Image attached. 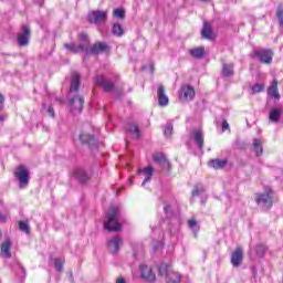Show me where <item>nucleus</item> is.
I'll list each match as a JSON object with an SVG mask.
<instances>
[{"label":"nucleus","mask_w":283,"mask_h":283,"mask_svg":"<svg viewBox=\"0 0 283 283\" xmlns=\"http://www.w3.org/2000/svg\"><path fill=\"white\" fill-rule=\"evenodd\" d=\"M104 227L107 231H120V223H118V208L111 207L108 209Z\"/></svg>","instance_id":"1"},{"label":"nucleus","mask_w":283,"mask_h":283,"mask_svg":"<svg viewBox=\"0 0 283 283\" xmlns=\"http://www.w3.org/2000/svg\"><path fill=\"white\" fill-rule=\"evenodd\" d=\"M254 200L258 207H262L264 211L273 207V191L271 189L265 190L263 193H256Z\"/></svg>","instance_id":"2"},{"label":"nucleus","mask_w":283,"mask_h":283,"mask_svg":"<svg viewBox=\"0 0 283 283\" xmlns=\"http://www.w3.org/2000/svg\"><path fill=\"white\" fill-rule=\"evenodd\" d=\"M88 23H93L94 25H103L107 23V11H92L87 15Z\"/></svg>","instance_id":"3"},{"label":"nucleus","mask_w":283,"mask_h":283,"mask_svg":"<svg viewBox=\"0 0 283 283\" xmlns=\"http://www.w3.org/2000/svg\"><path fill=\"white\" fill-rule=\"evenodd\" d=\"M15 178H18L20 182V189H25L28 187V182H30V172L25 166H19L15 171Z\"/></svg>","instance_id":"4"},{"label":"nucleus","mask_w":283,"mask_h":283,"mask_svg":"<svg viewBox=\"0 0 283 283\" xmlns=\"http://www.w3.org/2000/svg\"><path fill=\"white\" fill-rule=\"evenodd\" d=\"M69 103L72 114L77 115L83 112V103H85V99H83L81 95H75Z\"/></svg>","instance_id":"5"},{"label":"nucleus","mask_w":283,"mask_h":283,"mask_svg":"<svg viewBox=\"0 0 283 283\" xmlns=\"http://www.w3.org/2000/svg\"><path fill=\"white\" fill-rule=\"evenodd\" d=\"M196 98V90L191 85H182L179 92L180 101H193Z\"/></svg>","instance_id":"6"},{"label":"nucleus","mask_w":283,"mask_h":283,"mask_svg":"<svg viewBox=\"0 0 283 283\" xmlns=\"http://www.w3.org/2000/svg\"><path fill=\"white\" fill-rule=\"evenodd\" d=\"M30 43V28L28 25L22 27V32L18 34V45L25 48Z\"/></svg>","instance_id":"7"},{"label":"nucleus","mask_w":283,"mask_h":283,"mask_svg":"<svg viewBox=\"0 0 283 283\" xmlns=\"http://www.w3.org/2000/svg\"><path fill=\"white\" fill-rule=\"evenodd\" d=\"M254 56L261 61V63H272L273 61V51L271 50H261V51H255Z\"/></svg>","instance_id":"8"},{"label":"nucleus","mask_w":283,"mask_h":283,"mask_svg":"<svg viewBox=\"0 0 283 283\" xmlns=\"http://www.w3.org/2000/svg\"><path fill=\"white\" fill-rule=\"evenodd\" d=\"M244 255L242 253V248H237L231 255V264L234 266V269H238L240 264H242Z\"/></svg>","instance_id":"9"},{"label":"nucleus","mask_w":283,"mask_h":283,"mask_svg":"<svg viewBox=\"0 0 283 283\" xmlns=\"http://www.w3.org/2000/svg\"><path fill=\"white\" fill-rule=\"evenodd\" d=\"M140 273L143 280H145L146 282H154V280H156V274H154L151 268L147 265H140Z\"/></svg>","instance_id":"10"},{"label":"nucleus","mask_w":283,"mask_h":283,"mask_svg":"<svg viewBox=\"0 0 283 283\" xmlns=\"http://www.w3.org/2000/svg\"><path fill=\"white\" fill-rule=\"evenodd\" d=\"M96 85H101L103 87L104 92H112L114 90V83L111 81L105 80V77L97 75L95 77Z\"/></svg>","instance_id":"11"},{"label":"nucleus","mask_w":283,"mask_h":283,"mask_svg":"<svg viewBox=\"0 0 283 283\" xmlns=\"http://www.w3.org/2000/svg\"><path fill=\"white\" fill-rule=\"evenodd\" d=\"M158 103L160 107H167L169 105V97L165 93V86L159 85L157 90Z\"/></svg>","instance_id":"12"},{"label":"nucleus","mask_w":283,"mask_h":283,"mask_svg":"<svg viewBox=\"0 0 283 283\" xmlns=\"http://www.w3.org/2000/svg\"><path fill=\"white\" fill-rule=\"evenodd\" d=\"M88 52L90 54H101L103 52H109V45H107V43L105 42H97L93 44Z\"/></svg>","instance_id":"13"},{"label":"nucleus","mask_w":283,"mask_h":283,"mask_svg":"<svg viewBox=\"0 0 283 283\" xmlns=\"http://www.w3.org/2000/svg\"><path fill=\"white\" fill-rule=\"evenodd\" d=\"M120 244H123V240L120 239V237H114L113 239H111L108 242L111 253H118Z\"/></svg>","instance_id":"14"},{"label":"nucleus","mask_w":283,"mask_h":283,"mask_svg":"<svg viewBox=\"0 0 283 283\" xmlns=\"http://www.w3.org/2000/svg\"><path fill=\"white\" fill-rule=\"evenodd\" d=\"M11 249H12V241H10V239H7L1 244V253H2L3 258H7L8 260H10V258H12V253L10 252Z\"/></svg>","instance_id":"15"},{"label":"nucleus","mask_w":283,"mask_h":283,"mask_svg":"<svg viewBox=\"0 0 283 283\" xmlns=\"http://www.w3.org/2000/svg\"><path fill=\"white\" fill-rule=\"evenodd\" d=\"M268 95L274 101H280V92L277 91V80H273L271 86L268 88Z\"/></svg>","instance_id":"16"},{"label":"nucleus","mask_w":283,"mask_h":283,"mask_svg":"<svg viewBox=\"0 0 283 283\" xmlns=\"http://www.w3.org/2000/svg\"><path fill=\"white\" fill-rule=\"evenodd\" d=\"M81 143H84V145H88L90 147L96 146V138L93 135H90L87 133H83L80 135Z\"/></svg>","instance_id":"17"},{"label":"nucleus","mask_w":283,"mask_h":283,"mask_svg":"<svg viewBox=\"0 0 283 283\" xmlns=\"http://www.w3.org/2000/svg\"><path fill=\"white\" fill-rule=\"evenodd\" d=\"M81 88V76L78 73H73L71 77V87L70 92H78Z\"/></svg>","instance_id":"18"},{"label":"nucleus","mask_w":283,"mask_h":283,"mask_svg":"<svg viewBox=\"0 0 283 283\" xmlns=\"http://www.w3.org/2000/svg\"><path fill=\"white\" fill-rule=\"evenodd\" d=\"M140 174H143V176H145V179L142 184V187H145V185H147V182H149L151 180V177L154 176V167L148 166L146 168H143L139 170Z\"/></svg>","instance_id":"19"},{"label":"nucleus","mask_w":283,"mask_h":283,"mask_svg":"<svg viewBox=\"0 0 283 283\" xmlns=\"http://www.w3.org/2000/svg\"><path fill=\"white\" fill-rule=\"evenodd\" d=\"M192 137L198 147L202 149L205 147V134L200 129H197L192 132Z\"/></svg>","instance_id":"20"},{"label":"nucleus","mask_w":283,"mask_h":283,"mask_svg":"<svg viewBox=\"0 0 283 283\" xmlns=\"http://www.w3.org/2000/svg\"><path fill=\"white\" fill-rule=\"evenodd\" d=\"M74 176L77 178V180H80V182H87V180L91 178L90 174H87V171H85L83 168H77L74 171Z\"/></svg>","instance_id":"21"},{"label":"nucleus","mask_w":283,"mask_h":283,"mask_svg":"<svg viewBox=\"0 0 283 283\" xmlns=\"http://www.w3.org/2000/svg\"><path fill=\"white\" fill-rule=\"evenodd\" d=\"M227 158L223 159H212L209 161V167L212 169H224L227 167Z\"/></svg>","instance_id":"22"},{"label":"nucleus","mask_w":283,"mask_h":283,"mask_svg":"<svg viewBox=\"0 0 283 283\" xmlns=\"http://www.w3.org/2000/svg\"><path fill=\"white\" fill-rule=\"evenodd\" d=\"M153 159L155 160V163H159V165H161V167H167L169 168L170 164L169 160H167V157H165L163 154L157 153L153 156Z\"/></svg>","instance_id":"23"},{"label":"nucleus","mask_w":283,"mask_h":283,"mask_svg":"<svg viewBox=\"0 0 283 283\" xmlns=\"http://www.w3.org/2000/svg\"><path fill=\"white\" fill-rule=\"evenodd\" d=\"M189 54L193 59H203L206 51H205L203 46H199V48L190 49Z\"/></svg>","instance_id":"24"},{"label":"nucleus","mask_w":283,"mask_h":283,"mask_svg":"<svg viewBox=\"0 0 283 283\" xmlns=\"http://www.w3.org/2000/svg\"><path fill=\"white\" fill-rule=\"evenodd\" d=\"M127 132H129V134L133 135V138H140V129L138 128V124L133 123V124H128L127 126Z\"/></svg>","instance_id":"25"},{"label":"nucleus","mask_w":283,"mask_h":283,"mask_svg":"<svg viewBox=\"0 0 283 283\" xmlns=\"http://www.w3.org/2000/svg\"><path fill=\"white\" fill-rule=\"evenodd\" d=\"M269 118L272 123H279L280 118H282V111L280 108H273L270 112Z\"/></svg>","instance_id":"26"},{"label":"nucleus","mask_w":283,"mask_h":283,"mask_svg":"<svg viewBox=\"0 0 283 283\" xmlns=\"http://www.w3.org/2000/svg\"><path fill=\"white\" fill-rule=\"evenodd\" d=\"M64 48L69 50V52H73V54H77V52H83L85 48L82 44H64Z\"/></svg>","instance_id":"27"},{"label":"nucleus","mask_w":283,"mask_h":283,"mask_svg":"<svg viewBox=\"0 0 283 283\" xmlns=\"http://www.w3.org/2000/svg\"><path fill=\"white\" fill-rule=\"evenodd\" d=\"M201 35L203 36V39H213V31H211V27L209 24H203Z\"/></svg>","instance_id":"28"},{"label":"nucleus","mask_w":283,"mask_h":283,"mask_svg":"<svg viewBox=\"0 0 283 283\" xmlns=\"http://www.w3.org/2000/svg\"><path fill=\"white\" fill-rule=\"evenodd\" d=\"M112 32L115 36H123V34H125V30L123 29V27L118 22L113 24Z\"/></svg>","instance_id":"29"},{"label":"nucleus","mask_w":283,"mask_h":283,"mask_svg":"<svg viewBox=\"0 0 283 283\" xmlns=\"http://www.w3.org/2000/svg\"><path fill=\"white\" fill-rule=\"evenodd\" d=\"M253 149H254L256 156H262L264 148L262 147V142L260 139L253 140Z\"/></svg>","instance_id":"30"},{"label":"nucleus","mask_w":283,"mask_h":283,"mask_svg":"<svg viewBox=\"0 0 283 283\" xmlns=\"http://www.w3.org/2000/svg\"><path fill=\"white\" fill-rule=\"evenodd\" d=\"M167 283H180V275L177 272L167 273Z\"/></svg>","instance_id":"31"},{"label":"nucleus","mask_w":283,"mask_h":283,"mask_svg":"<svg viewBox=\"0 0 283 283\" xmlns=\"http://www.w3.org/2000/svg\"><path fill=\"white\" fill-rule=\"evenodd\" d=\"M222 75L226 77L233 76V64H223Z\"/></svg>","instance_id":"32"},{"label":"nucleus","mask_w":283,"mask_h":283,"mask_svg":"<svg viewBox=\"0 0 283 283\" xmlns=\"http://www.w3.org/2000/svg\"><path fill=\"white\" fill-rule=\"evenodd\" d=\"M276 17L279 19V25L283 30V9L282 7H279L276 10Z\"/></svg>","instance_id":"33"},{"label":"nucleus","mask_w":283,"mask_h":283,"mask_svg":"<svg viewBox=\"0 0 283 283\" xmlns=\"http://www.w3.org/2000/svg\"><path fill=\"white\" fill-rule=\"evenodd\" d=\"M19 229L20 231H23V233H30V226L25 221L19 222Z\"/></svg>","instance_id":"34"},{"label":"nucleus","mask_w":283,"mask_h":283,"mask_svg":"<svg viewBox=\"0 0 283 283\" xmlns=\"http://www.w3.org/2000/svg\"><path fill=\"white\" fill-rule=\"evenodd\" d=\"M251 90H252V94H260V92H264V85L254 84Z\"/></svg>","instance_id":"35"},{"label":"nucleus","mask_w":283,"mask_h":283,"mask_svg":"<svg viewBox=\"0 0 283 283\" xmlns=\"http://www.w3.org/2000/svg\"><path fill=\"white\" fill-rule=\"evenodd\" d=\"M114 17H117V19H125V10L123 9H115L113 12Z\"/></svg>","instance_id":"36"},{"label":"nucleus","mask_w":283,"mask_h":283,"mask_svg":"<svg viewBox=\"0 0 283 283\" xmlns=\"http://www.w3.org/2000/svg\"><path fill=\"white\" fill-rule=\"evenodd\" d=\"M63 264H65V260L63 259H55V270L63 271Z\"/></svg>","instance_id":"37"},{"label":"nucleus","mask_w":283,"mask_h":283,"mask_svg":"<svg viewBox=\"0 0 283 283\" xmlns=\"http://www.w3.org/2000/svg\"><path fill=\"white\" fill-rule=\"evenodd\" d=\"M171 132H174V125L167 124L166 128L164 129L165 136L169 138V136H171Z\"/></svg>","instance_id":"38"},{"label":"nucleus","mask_w":283,"mask_h":283,"mask_svg":"<svg viewBox=\"0 0 283 283\" xmlns=\"http://www.w3.org/2000/svg\"><path fill=\"white\" fill-rule=\"evenodd\" d=\"M188 224H189V228L192 229V231H198V221L189 220Z\"/></svg>","instance_id":"39"},{"label":"nucleus","mask_w":283,"mask_h":283,"mask_svg":"<svg viewBox=\"0 0 283 283\" xmlns=\"http://www.w3.org/2000/svg\"><path fill=\"white\" fill-rule=\"evenodd\" d=\"M158 270H159V275H166V273H167V264L161 263V264L158 266Z\"/></svg>","instance_id":"40"},{"label":"nucleus","mask_w":283,"mask_h":283,"mask_svg":"<svg viewBox=\"0 0 283 283\" xmlns=\"http://www.w3.org/2000/svg\"><path fill=\"white\" fill-rule=\"evenodd\" d=\"M256 253H258L259 255H263V254H264V247L258 245V247H256Z\"/></svg>","instance_id":"41"},{"label":"nucleus","mask_w":283,"mask_h":283,"mask_svg":"<svg viewBox=\"0 0 283 283\" xmlns=\"http://www.w3.org/2000/svg\"><path fill=\"white\" fill-rule=\"evenodd\" d=\"M115 283H127V280H126L124 276H118V277L115 280Z\"/></svg>","instance_id":"42"},{"label":"nucleus","mask_w":283,"mask_h":283,"mask_svg":"<svg viewBox=\"0 0 283 283\" xmlns=\"http://www.w3.org/2000/svg\"><path fill=\"white\" fill-rule=\"evenodd\" d=\"M48 114H49V116H51V118H54V108L49 107L48 108Z\"/></svg>","instance_id":"43"},{"label":"nucleus","mask_w":283,"mask_h":283,"mask_svg":"<svg viewBox=\"0 0 283 283\" xmlns=\"http://www.w3.org/2000/svg\"><path fill=\"white\" fill-rule=\"evenodd\" d=\"M4 101H6V98L3 97V95H0V111L3 109Z\"/></svg>","instance_id":"44"},{"label":"nucleus","mask_w":283,"mask_h":283,"mask_svg":"<svg viewBox=\"0 0 283 283\" xmlns=\"http://www.w3.org/2000/svg\"><path fill=\"white\" fill-rule=\"evenodd\" d=\"M227 129H229V123L223 122V123H222V130H223V132H227Z\"/></svg>","instance_id":"45"},{"label":"nucleus","mask_w":283,"mask_h":283,"mask_svg":"<svg viewBox=\"0 0 283 283\" xmlns=\"http://www.w3.org/2000/svg\"><path fill=\"white\" fill-rule=\"evenodd\" d=\"M200 191H202V190H199L198 188H196V189L192 191V196H200Z\"/></svg>","instance_id":"46"},{"label":"nucleus","mask_w":283,"mask_h":283,"mask_svg":"<svg viewBox=\"0 0 283 283\" xmlns=\"http://www.w3.org/2000/svg\"><path fill=\"white\" fill-rule=\"evenodd\" d=\"M7 218H8V217H6L4 214H2V213L0 212V222H6Z\"/></svg>","instance_id":"47"},{"label":"nucleus","mask_w":283,"mask_h":283,"mask_svg":"<svg viewBox=\"0 0 283 283\" xmlns=\"http://www.w3.org/2000/svg\"><path fill=\"white\" fill-rule=\"evenodd\" d=\"M165 211H169V206L165 207Z\"/></svg>","instance_id":"48"},{"label":"nucleus","mask_w":283,"mask_h":283,"mask_svg":"<svg viewBox=\"0 0 283 283\" xmlns=\"http://www.w3.org/2000/svg\"><path fill=\"white\" fill-rule=\"evenodd\" d=\"M1 120H3V117H2V116H0V122H1Z\"/></svg>","instance_id":"49"},{"label":"nucleus","mask_w":283,"mask_h":283,"mask_svg":"<svg viewBox=\"0 0 283 283\" xmlns=\"http://www.w3.org/2000/svg\"><path fill=\"white\" fill-rule=\"evenodd\" d=\"M130 185L134 182L132 179H129Z\"/></svg>","instance_id":"50"},{"label":"nucleus","mask_w":283,"mask_h":283,"mask_svg":"<svg viewBox=\"0 0 283 283\" xmlns=\"http://www.w3.org/2000/svg\"><path fill=\"white\" fill-rule=\"evenodd\" d=\"M159 248H163V243H159Z\"/></svg>","instance_id":"51"},{"label":"nucleus","mask_w":283,"mask_h":283,"mask_svg":"<svg viewBox=\"0 0 283 283\" xmlns=\"http://www.w3.org/2000/svg\"><path fill=\"white\" fill-rule=\"evenodd\" d=\"M0 238H1V232H0Z\"/></svg>","instance_id":"52"}]
</instances>
